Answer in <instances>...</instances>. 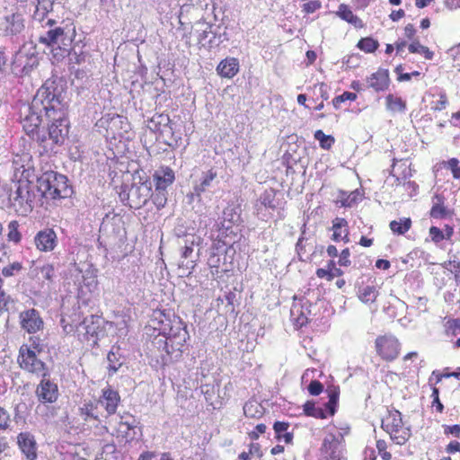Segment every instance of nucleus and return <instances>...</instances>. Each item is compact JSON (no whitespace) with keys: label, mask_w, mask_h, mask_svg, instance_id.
<instances>
[{"label":"nucleus","mask_w":460,"mask_h":460,"mask_svg":"<svg viewBox=\"0 0 460 460\" xmlns=\"http://www.w3.org/2000/svg\"><path fill=\"white\" fill-rule=\"evenodd\" d=\"M59 88L56 80H47L40 88L38 89L31 103L24 106L21 111V123L26 134L38 143H46V135L40 134L39 127L41 123V112L46 113L48 101L58 96Z\"/></svg>","instance_id":"nucleus-1"},{"label":"nucleus","mask_w":460,"mask_h":460,"mask_svg":"<svg viewBox=\"0 0 460 460\" xmlns=\"http://www.w3.org/2000/svg\"><path fill=\"white\" fill-rule=\"evenodd\" d=\"M47 107L46 117L52 122L48 128L47 142L40 144L43 145L45 149L52 150L54 146L64 144L69 132V123L62 103L61 89L57 98H51L50 101H48Z\"/></svg>","instance_id":"nucleus-2"},{"label":"nucleus","mask_w":460,"mask_h":460,"mask_svg":"<svg viewBox=\"0 0 460 460\" xmlns=\"http://www.w3.org/2000/svg\"><path fill=\"white\" fill-rule=\"evenodd\" d=\"M46 24L49 25V29L40 36L39 41L51 48L57 60L70 55V47L75 34L73 24L62 22L57 25V22L53 19H48Z\"/></svg>","instance_id":"nucleus-3"},{"label":"nucleus","mask_w":460,"mask_h":460,"mask_svg":"<svg viewBox=\"0 0 460 460\" xmlns=\"http://www.w3.org/2000/svg\"><path fill=\"white\" fill-rule=\"evenodd\" d=\"M38 191L46 199H57L70 198L73 188L68 184L67 178L54 171L43 172L37 180Z\"/></svg>","instance_id":"nucleus-4"},{"label":"nucleus","mask_w":460,"mask_h":460,"mask_svg":"<svg viewBox=\"0 0 460 460\" xmlns=\"http://www.w3.org/2000/svg\"><path fill=\"white\" fill-rule=\"evenodd\" d=\"M17 362L20 367L37 376H49L46 364L39 358L36 350L28 345L21 346Z\"/></svg>","instance_id":"nucleus-5"},{"label":"nucleus","mask_w":460,"mask_h":460,"mask_svg":"<svg viewBox=\"0 0 460 460\" xmlns=\"http://www.w3.org/2000/svg\"><path fill=\"white\" fill-rule=\"evenodd\" d=\"M10 201L16 211L26 215L32 211L34 194L30 191L28 182H20L15 191L10 194Z\"/></svg>","instance_id":"nucleus-6"},{"label":"nucleus","mask_w":460,"mask_h":460,"mask_svg":"<svg viewBox=\"0 0 460 460\" xmlns=\"http://www.w3.org/2000/svg\"><path fill=\"white\" fill-rule=\"evenodd\" d=\"M375 347L382 359L393 361L399 356L401 344L394 335L385 334L376 339Z\"/></svg>","instance_id":"nucleus-7"},{"label":"nucleus","mask_w":460,"mask_h":460,"mask_svg":"<svg viewBox=\"0 0 460 460\" xmlns=\"http://www.w3.org/2000/svg\"><path fill=\"white\" fill-rule=\"evenodd\" d=\"M39 66V58L34 54H29L20 49L13 58L12 72L18 76L29 75Z\"/></svg>","instance_id":"nucleus-8"},{"label":"nucleus","mask_w":460,"mask_h":460,"mask_svg":"<svg viewBox=\"0 0 460 460\" xmlns=\"http://www.w3.org/2000/svg\"><path fill=\"white\" fill-rule=\"evenodd\" d=\"M42 379L37 385L35 395L42 404L54 403L59 397L58 385L49 379V376H40Z\"/></svg>","instance_id":"nucleus-9"},{"label":"nucleus","mask_w":460,"mask_h":460,"mask_svg":"<svg viewBox=\"0 0 460 460\" xmlns=\"http://www.w3.org/2000/svg\"><path fill=\"white\" fill-rule=\"evenodd\" d=\"M152 182L145 181L139 184H133L128 194L131 208H138L146 205L151 197Z\"/></svg>","instance_id":"nucleus-10"},{"label":"nucleus","mask_w":460,"mask_h":460,"mask_svg":"<svg viewBox=\"0 0 460 460\" xmlns=\"http://www.w3.org/2000/svg\"><path fill=\"white\" fill-rule=\"evenodd\" d=\"M323 460H346L342 456V445L339 438L330 434L324 438L322 445Z\"/></svg>","instance_id":"nucleus-11"},{"label":"nucleus","mask_w":460,"mask_h":460,"mask_svg":"<svg viewBox=\"0 0 460 460\" xmlns=\"http://www.w3.org/2000/svg\"><path fill=\"white\" fill-rule=\"evenodd\" d=\"M20 322L22 329L29 333H35L43 326V321L35 309L23 311L20 314Z\"/></svg>","instance_id":"nucleus-12"},{"label":"nucleus","mask_w":460,"mask_h":460,"mask_svg":"<svg viewBox=\"0 0 460 460\" xmlns=\"http://www.w3.org/2000/svg\"><path fill=\"white\" fill-rule=\"evenodd\" d=\"M17 444L28 460H36L37 444L30 432H22L17 436Z\"/></svg>","instance_id":"nucleus-13"},{"label":"nucleus","mask_w":460,"mask_h":460,"mask_svg":"<svg viewBox=\"0 0 460 460\" xmlns=\"http://www.w3.org/2000/svg\"><path fill=\"white\" fill-rule=\"evenodd\" d=\"M120 396L119 393L111 387L102 389V395L98 400L99 404L104 407L108 415H112L116 412Z\"/></svg>","instance_id":"nucleus-14"},{"label":"nucleus","mask_w":460,"mask_h":460,"mask_svg":"<svg viewBox=\"0 0 460 460\" xmlns=\"http://www.w3.org/2000/svg\"><path fill=\"white\" fill-rule=\"evenodd\" d=\"M153 180L155 189L167 190V188L171 186L175 180L174 172L168 166H162L155 171Z\"/></svg>","instance_id":"nucleus-15"},{"label":"nucleus","mask_w":460,"mask_h":460,"mask_svg":"<svg viewBox=\"0 0 460 460\" xmlns=\"http://www.w3.org/2000/svg\"><path fill=\"white\" fill-rule=\"evenodd\" d=\"M34 242L40 251L49 252L57 245V234L52 229L47 228L36 234Z\"/></svg>","instance_id":"nucleus-16"},{"label":"nucleus","mask_w":460,"mask_h":460,"mask_svg":"<svg viewBox=\"0 0 460 460\" xmlns=\"http://www.w3.org/2000/svg\"><path fill=\"white\" fill-rule=\"evenodd\" d=\"M217 172L216 170L211 168L203 172L199 180L193 186V193L197 197H200L202 193L212 188L216 181L217 182Z\"/></svg>","instance_id":"nucleus-17"},{"label":"nucleus","mask_w":460,"mask_h":460,"mask_svg":"<svg viewBox=\"0 0 460 460\" xmlns=\"http://www.w3.org/2000/svg\"><path fill=\"white\" fill-rule=\"evenodd\" d=\"M5 35L14 36L24 30V19L21 13H12L4 17L3 23Z\"/></svg>","instance_id":"nucleus-18"},{"label":"nucleus","mask_w":460,"mask_h":460,"mask_svg":"<svg viewBox=\"0 0 460 460\" xmlns=\"http://www.w3.org/2000/svg\"><path fill=\"white\" fill-rule=\"evenodd\" d=\"M389 73L386 69H379L367 78V87L376 92L385 91L389 86Z\"/></svg>","instance_id":"nucleus-19"},{"label":"nucleus","mask_w":460,"mask_h":460,"mask_svg":"<svg viewBox=\"0 0 460 460\" xmlns=\"http://www.w3.org/2000/svg\"><path fill=\"white\" fill-rule=\"evenodd\" d=\"M402 425L401 412L394 410L389 412V416L385 420H383L381 427L385 432L393 435L394 433H399L402 429Z\"/></svg>","instance_id":"nucleus-20"},{"label":"nucleus","mask_w":460,"mask_h":460,"mask_svg":"<svg viewBox=\"0 0 460 460\" xmlns=\"http://www.w3.org/2000/svg\"><path fill=\"white\" fill-rule=\"evenodd\" d=\"M193 243L194 242L191 241L190 244L186 243L185 246L181 248V260L179 261L178 266L179 270H182V274H185L187 270L188 274H190L196 265V261L192 259Z\"/></svg>","instance_id":"nucleus-21"},{"label":"nucleus","mask_w":460,"mask_h":460,"mask_svg":"<svg viewBox=\"0 0 460 460\" xmlns=\"http://www.w3.org/2000/svg\"><path fill=\"white\" fill-rule=\"evenodd\" d=\"M217 71L222 77L232 78L239 71V61L235 58H226L218 64Z\"/></svg>","instance_id":"nucleus-22"},{"label":"nucleus","mask_w":460,"mask_h":460,"mask_svg":"<svg viewBox=\"0 0 460 460\" xmlns=\"http://www.w3.org/2000/svg\"><path fill=\"white\" fill-rule=\"evenodd\" d=\"M55 0H31L30 4L35 8L33 19L39 22L44 20L47 14L52 11Z\"/></svg>","instance_id":"nucleus-23"},{"label":"nucleus","mask_w":460,"mask_h":460,"mask_svg":"<svg viewBox=\"0 0 460 460\" xmlns=\"http://www.w3.org/2000/svg\"><path fill=\"white\" fill-rule=\"evenodd\" d=\"M226 254H210L209 258L208 259V265L211 269V273L213 276L216 275L218 277L220 273H224L229 270L228 267L226 265Z\"/></svg>","instance_id":"nucleus-24"},{"label":"nucleus","mask_w":460,"mask_h":460,"mask_svg":"<svg viewBox=\"0 0 460 460\" xmlns=\"http://www.w3.org/2000/svg\"><path fill=\"white\" fill-rule=\"evenodd\" d=\"M98 405V401L89 400L84 402L83 405L78 409L79 414L84 419V420H99Z\"/></svg>","instance_id":"nucleus-25"},{"label":"nucleus","mask_w":460,"mask_h":460,"mask_svg":"<svg viewBox=\"0 0 460 460\" xmlns=\"http://www.w3.org/2000/svg\"><path fill=\"white\" fill-rule=\"evenodd\" d=\"M333 234L332 236V239L335 242H339L341 240H346V242L349 241L348 239V222L344 218L336 217L332 221V227Z\"/></svg>","instance_id":"nucleus-26"},{"label":"nucleus","mask_w":460,"mask_h":460,"mask_svg":"<svg viewBox=\"0 0 460 460\" xmlns=\"http://www.w3.org/2000/svg\"><path fill=\"white\" fill-rule=\"evenodd\" d=\"M240 215L238 214L236 208L234 206L226 207L223 211V216L220 221L219 230H229L232 225L238 222Z\"/></svg>","instance_id":"nucleus-27"},{"label":"nucleus","mask_w":460,"mask_h":460,"mask_svg":"<svg viewBox=\"0 0 460 460\" xmlns=\"http://www.w3.org/2000/svg\"><path fill=\"white\" fill-rule=\"evenodd\" d=\"M337 15L346 21L347 22L352 24L356 28H362L364 23L360 18L355 15L352 11L348 7V5L341 4L339 5V9L337 11Z\"/></svg>","instance_id":"nucleus-28"},{"label":"nucleus","mask_w":460,"mask_h":460,"mask_svg":"<svg viewBox=\"0 0 460 460\" xmlns=\"http://www.w3.org/2000/svg\"><path fill=\"white\" fill-rule=\"evenodd\" d=\"M101 317L92 314L84 319V321L80 323V327L85 330L86 334L94 336L95 334H97V331L101 327Z\"/></svg>","instance_id":"nucleus-29"},{"label":"nucleus","mask_w":460,"mask_h":460,"mask_svg":"<svg viewBox=\"0 0 460 460\" xmlns=\"http://www.w3.org/2000/svg\"><path fill=\"white\" fill-rule=\"evenodd\" d=\"M378 296V291L375 286H366L359 288L358 296L365 304L374 303Z\"/></svg>","instance_id":"nucleus-30"},{"label":"nucleus","mask_w":460,"mask_h":460,"mask_svg":"<svg viewBox=\"0 0 460 460\" xmlns=\"http://www.w3.org/2000/svg\"><path fill=\"white\" fill-rule=\"evenodd\" d=\"M359 196L360 192L358 190L351 191L349 194L345 191H341L339 195L337 203H340L341 207L350 208L358 203Z\"/></svg>","instance_id":"nucleus-31"},{"label":"nucleus","mask_w":460,"mask_h":460,"mask_svg":"<svg viewBox=\"0 0 460 460\" xmlns=\"http://www.w3.org/2000/svg\"><path fill=\"white\" fill-rule=\"evenodd\" d=\"M386 100V108L391 111H400L402 112L406 109V103L401 97L394 96L393 94H388L385 98Z\"/></svg>","instance_id":"nucleus-32"},{"label":"nucleus","mask_w":460,"mask_h":460,"mask_svg":"<svg viewBox=\"0 0 460 460\" xmlns=\"http://www.w3.org/2000/svg\"><path fill=\"white\" fill-rule=\"evenodd\" d=\"M107 361H108L107 368L109 370L110 376L114 375L123 364V361H121V359H120V355H119V353L115 352L114 350H111L108 353Z\"/></svg>","instance_id":"nucleus-33"},{"label":"nucleus","mask_w":460,"mask_h":460,"mask_svg":"<svg viewBox=\"0 0 460 460\" xmlns=\"http://www.w3.org/2000/svg\"><path fill=\"white\" fill-rule=\"evenodd\" d=\"M389 226L393 233L403 234L411 228V220L410 218L400 219V221L393 220L390 222Z\"/></svg>","instance_id":"nucleus-34"},{"label":"nucleus","mask_w":460,"mask_h":460,"mask_svg":"<svg viewBox=\"0 0 460 460\" xmlns=\"http://www.w3.org/2000/svg\"><path fill=\"white\" fill-rule=\"evenodd\" d=\"M304 412L307 416L318 418V419H326L327 414L325 411L322 408H316L314 402L312 401H307L304 404Z\"/></svg>","instance_id":"nucleus-35"},{"label":"nucleus","mask_w":460,"mask_h":460,"mask_svg":"<svg viewBox=\"0 0 460 460\" xmlns=\"http://www.w3.org/2000/svg\"><path fill=\"white\" fill-rule=\"evenodd\" d=\"M408 49L411 53H419L424 56V58L428 60L433 58L434 53L429 50V49L426 46H423L420 43L419 40H413L408 47Z\"/></svg>","instance_id":"nucleus-36"},{"label":"nucleus","mask_w":460,"mask_h":460,"mask_svg":"<svg viewBox=\"0 0 460 460\" xmlns=\"http://www.w3.org/2000/svg\"><path fill=\"white\" fill-rule=\"evenodd\" d=\"M453 212L445 205L431 206L429 217L434 219H445L451 217Z\"/></svg>","instance_id":"nucleus-37"},{"label":"nucleus","mask_w":460,"mask_h":460,"mask_svg":"<svg viewBox=\"0 0 460 460\" xmlns=\"http://www.w3.org/2000/svg\"><path fill=\"white\" fill-rule=\"evenodd\" d=\"M243 413L249 418H257L262 415L261 406L255 401H250L243 405Z\"/></svg>","instance_id":"nucleus-38"},{"label":"nucleus","mask_w":460,"mask_h":460,"mask_svg":"<svg viewBox=\"0 0 460 460\" xmlns=\"http://www.w3.org/2000/svg\"><path fill=\"white\" fill-rule=\"evenodd\" d=\"M195 26V32L198 34V41L199 43L205 46V43L203 41L208 37V34L212 33L211 25H209L207 22L199 21L196 22Z\"/></svg>","instance_id":"nucleus-39"},{"label":"nucleus","mask_w":460,"mask_h":460,"mask_svg":"<svg viewBox=\"0 0 460 460\" xmlns=\"http://www.w3.org/2000/svg\"><path fill=\"white\" fill-rule=\"evenodd\" d=\"M339 400V390L334 389L329 393V401L325 403V412L330 416L334 415L336 412V406Z\"/></svg>","instance_id":"nucleus-40"},{"label":"nucleus","mask_w":460,"mask_h":460,"mask_svg":"<svg viewBox=\"0 0 460 460\" xmlns=\"http://www.w3.org/2000/svg\"><path fill=\"white\" fill-rule=\"evenodd\" d=\"M314 138L319 141L320 146L326 150L330 149L335 141L332 136L325 135L321 129L314 132Z\"/></svg>","instance_id":"nucleus-41"},{"label":"nucleus","mask_w":460,"mask_h":460,"mask_svg":"<svg viewBox=\"0 0 460 460\" xmlns=\"http://www.w3.org/2000/svg\"><path fill=\"white\" fill-rule=\"evenodd\" d=\"M19 223L16 220H13L8 224V234L7 238L9 242L18 243L21 241L22 234L18 231Z\"/></svg>","instance_id":"nucleus-42"},{"label":"nucleus","mask_w":460,"mask_h":460,"mask_svg":"<svg viewBox=\"0 0 460 460\" xmlns=\"http://www.w3.org/2000/svg\"><path fill=\"white\" fill-rule=\"evenodd\" d=\"M167 190H162L155 189V192L153 193L151 191V197L153 199V203L155 205V207L160 209L164 208L167 202Z\"/></svg>","instance_id":"nucleus-43"},{"label":"nucleus","mask_w":460,"mask_h":460,"mask_svg":"<svg viewBox=\"0 0 460 460\" xmlns=\"http://www.w3.org/2000/svg\"><path fill=\"white\" fill-rule=\"evenodd\" d=\"M378 46L379 44L377 40H375L372 38L361 39L358 43V47L367 53L374 52L378 48Z\"/></svg>","instance_id":"nucleus-44"},{"label":"nucleus","mask_w":460,"mask_h":460,"mask_svg":"<svg viewBox=\"0 0 460 460\" xmlns=\"http://www.w3.org/2000/svg\"><path fill=\"white\" fill-rule=\"evenodd\" d=\"M441 164L444 168L451 171L455 179H460V166L457 158H450L447 161H443Z\"/></svg>","instance_id":"nucleus-45"},{"label":"nucleus","mask_w":460,"mask_h":460,"mask_svg":"<svg viewBox=\"0 0 460 460\" xmlns=\"http://www.w3.org/2000/svg\"><path fill=\"white\" fill-rule=\"evenodd\" d=\"M411 432L410 428H406L404 429H401L399 433H394L390 435L391 439L394 440L398 445H404L409 438H411Z\"/></svg>","instance_id":"nucleus-46"},{"label":"nucleus","mask_w":460,"mask_h":460,"mask_svg":"<svg viewBox=\"0 0 460 460\" xmlns=\"http://www.w3.org/2000/svg\"><path fill=\"white\" fill-rule=\"evenodd\" d=\"M190 3L188 4H184L181 7L182 11H188L190 6H196L197 8H199L201 10H208L211 6V9H214V4H212L211 0H190Z\"/></svg>","instance_id":"nucleus-47"},{"label":"nucleus","mask_w":460,"mask_h":460,"mask_svg":"<svg viewBox=\"0 0 460 460\" xmlns=\"http://www.w3.org/2000/svg\"><path fill=\"white\" fill-rule=\"evenodd\" d=\"M12 419L9 411L0 406V430L11 429Z\"/></svg>","instance_id":"nucleus-48"},{"label":"nucleus","mask_w":460,"mask_h":460,"mask_svg":"<svg viewBox=\"0 0 460 460\" xmlns=\"http://www.w3.org/2000/svg\"><path fill=\"white\" fill-rule=\"evenodd\" d=\"M275 194L272 190H265L261 196V202L263 206L270 208H274L275 205Z\"/></svg>","instance_id":"nucleus-49"},{"label":"nucleus","mask_w":460,"mask_h":460,"mask_svg":"<svg viewBox=\"0 0 460 460\" xmlns=\"http://www.w3.org/2000/svg\"><path fill=\"white\" fill-rule=\"evenodd\" d=\"M356 98H357V94L356 93H350V92H344L342 94L335 97L332 100V104H333L335 109H339L340 105L342 102H344L345 101H347V100L354 101V100H356Z\"/></svg>","instance_id":"nucleus-50"},{"label":"nucleus","mask_w":460,"mask_h":460,"mask_svg":"<svg viewBox=\"0 0 460 460\" xmlns=\"http://www.w3.org/2000/svg\"><path fill=\"white\" fill-rule=\"evenodd\" d=\"M429 236L435 243H438L445 239L444 232L437 226H431L429 230Z\"/></svg>","instance_id":"nucleus-51"},{"label":"nucleus","mask_w":460,"mask_h":460,"mask_svg":"<svg viewBox=\"0 0 460 460\" xmlns=\"http://www.w3.org/2000/svg\"><path fill=\"white\" fill-rule=\"evenodd\" d=\"M308 392L311 395H319L323 390V384L318 381V380H313L311 381V383L309 384L308 387Z\"/></svg>","instance_id":"nucleus-52"},{"label":"nucleus","mask_w":460,"mask_h":460,"mask_svg":"<svg viewBox=\"0 0 460 460\" xmlns=\"http://www.w3.org/2000/svg\"><path fill=\"white\" fill-rule=\"evenodd\" d=\"M22 266L20 262H13L7 267H4L2 273L4 277H11L14 275V271H20Z\"/></svg>","instance_id":"nucleus-53"},{"label":"nucleus","mask_w":460,"mask_h":460,"mask_svg":"<svg viewBox=\"0 0 460 460\" xmlns=\"http://www.w3.org/2000/svg\"><path fill=\"white\" fill-rule=\"evenodd\" d=\"M322 6V4L318 0L310 1L303 4V12L305 13H313L315 11L319 10Z\"/></svg>","instance_id":"nucleus-54"},{"label":"nucleus","mask_w":460,"mask_h":460,"mask_svg":"<svg viewBox=\"0 0 460 460\" xmlns=\"http://www.w3.org/2000/svg\"><path fill=\"white\" fill-rule=\"evenodd\" d=\"M289 424L284 421H276L273 425L274 431L276 433V438L280 439V436L283 432H286L288 429Z\"/></svg>","instance_id":"nucleus-55"},{"label":"nucleus","mask_w":460,"mask_h":460,"mask_svg":"<svg viewBox=\"0 0 460 460\" xmlns=\"http://www.w3.org/2000/svg\"><path fill=\"white\" fill-rule=\"evenodd\" d=\"M447 103L448 102L446 93H441L439 94V100L435 102V105L432 107V109L438 111H443L446 109Z\"/></svg>","instance_id":"nucleus-56"},{"label":"nucleus","mask_w":460,"mask_h":460,"mask_svg":"<svg viewBox=\"0 0 460 460\" xmlns=\"http://www.w3.org/2000/svg\"><path fill=\"white\" fill-rule=\"evenodd\" d=\"M350 252L349 248H346L341 251L339 258V264L341 266H349L350 265V260H349Z\"/></svg>","instance_id":"nucleus-57"},{"label":"nucleus","mask_w":460,"mask_h":460,"mask_svg":"<svg viewBox=\"0 0 460 460\" xmlns=\"http://www.w3.org/2000/svg\"><path fill=\"white\" fill-rule=\"evenodd\" d=\"M439 391L437 387L432 388L431 397L433 398V405H436L437 411L439 412L443 411L444 406L439 401L438 397Z\"/></svg>","instance_id":"nucleus-58"},{"label":"nucleus","mask_w":460,"mask_h":460,"mask_svg":"<svg viewBox=\"0 0 460 460\" xmlns=\"http://www.w3.org/2000/svg\"><path fill=\"white\" fill-rule=\"evenodd\" d=\"M40 272L45 279L52 280V278L54 276V267L50 264L44 265L41 268Z\"/></svg>","instance_id":"nucleus-59"},{"label":"nucleus","mask_w":460,"mask_h":460,"mask_svg":"<svg viewBox=\"0 0 460 460\" xmlns=\"http://www.w3.org/2000/svg\"><path fill=\"white\" fill-rule=\"evenodd\" d=\"M266 425L265 424H258L255 427V429L249 433V437L251 439L255 440L258 439L260 434H263L266 431Z\"/></svg>","instance_id":"nucleus-60"},{"label":"nucleus","mask_w":460,"mask_h":460,"mask_svg":"<svg viewBox=\"0 0 460 460\" xmlns=\"http://www.w3.org/2000/svg\"><path fill=\"white\" fill-rule=\"evenodd\" d=\"M432 206H439L446 203V198L443 194L435 193L431 198Z\"/></svg>","instance_id":"nucleus-61"},{"label":"nucleus","mask_w":460,"mask_h":460,"mask_svg":"<svg viewBox=\"0 0 460 460\" xmlns=\"http://www.w3.org/2000/svg\"><path fill=\"white\" fill-rule=\"evenodd\" d=\"M416 33V30L414 26L411 23L407 24L404 28V35L409 39H413L414 35Z\"/></svg>","instance_id":"nucleus-62"},{"label":"nucleus","mask_w":460,"mask_h":460,"mask_svg":"<svg viewBox=\"0 0 460 460\" xmlns=\"http://www.w3.org/2000/svg\"><path fill=\"white\" fill-rule=\"evenodd\" d=\"M446 433H450L455 435L456 438L460 437V425L455 424L453 426H447L446 428Z\"/></svg>","instance_id":"nucleus-63"},{"label":"nucleus","mask_w":460,"mask_h":460,"mask_svg":"<svg viewBox=\"0 0 460 460\" xmlns=\"http://www.w3.org/2000/svg\"><path fill=\"white\" fill-rule=\"evenodd\" d=\"M447 452H448V453L460 452V443L457 441L450 442L447 447Z\"/></svg>","instance_id":"nucleus-64"}]
</instances>
